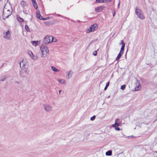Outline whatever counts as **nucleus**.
Segmentation results:
<instances>
[{
  "instance_id": "obj_1",
  "label": "nucleus",
  "mask_w": 157,
  "mask_h": 157,
  "mask_svg": "<svg viewBox=\"0 0 157 157\" xmlns=\"http://www.w3.org/2000/svg\"><path fill=\"white\" fill-rule=\"evenodd\" d=\"M12 10H7L6 8H4L3 12V19H5L6 18H7L12 13Z\"/></svg>"
},
{
  "instance_id": "obj_2",
  "label": "nucleus",
  "mask_w": 157,
  "mask_h": 157,
  "mask_svg": "<svg viewBox=\"0 0 157 157\" xmlns=\"http://www.w3.org/2000/svg\"><path fill=\"white\" fill-rule=\"evenodd\" d=\"M135 13L138 17L142 20L144 19L145 17L142 10L139 9L137 6L135 8Z\"/></svg>"
},
{
  "instance_id": "obj_3",
  "label": "nucleus",
  "mask_w": 157,
  "mask_h": 157,
  "mask_svg": "<svg viewBox=\"0 0 157 157\" xmlns=\"http://www.w3.org/2000/svg\"><path fill=\"white\" fill-rule=\"evenodd\" d=\"M29 72L27 71L25 68H22L20 73V76L21 77L27 78L28 76Z\"/></svg>"
},
{
  "instance_id": "obj_4",
  "label": "nucleus",
  "mask_w": 157,
  "mask_h": 157,
  "mask_svg": "<svg viewBox=\"0 0 157 157\" xmlns=\"http://www.w3.org/2000/svg\"><path fill=\"white\" fill-rule=\"evenodd\" d=\"M98 29V25L97 24H95L92 25L89 29L87 30L86 33H89L91 32H94V30H96Z\"/></svg>"
},
{
  "instance_id": "obj_5",
  "label": "nucleus",
  "mask_w": 157,
  "mask_h": 157,
  "mask_svg": "<svg viewBox=\"0 0 157 157\" xmlns=\"http://www.w3.org/2000/svg\"><path fill=\"white\" fill-rule=\"evenodd\" d=\"M3 38L7 40H11V36L10 32L8 30L6 32H4L3 33Z\"/></svg>"
},
{
  "instance_id": "obj_6",
  "label": "nucleus",
  "mask_w": 157,
  "mask_h": 157,
  "mask_svg": "<svg viewBox=\"0 0 157 157\" xmlns=\"http://www.w3.org/2000/svg\"><path fill=\"white\" fill-rule=\"evenodd\" d=\"M52 38V36L47 35L44 38V42L45 44H48L51 42V39Z\"/></svg>"
},
{
  "instance_id": "obj_7",
  "label": "nucleus",
  "mask_w": 157,
  "mask_h": 157,
  "mask_svg": "<svg viewBox=\"0 0 157 157\" xmlns=\"http://www.w3.org/2000/svg\"><path fill=\"white\" fill-rule=\"evenodd\" d=\"M43 106L46 112H49L52 111V108L48 104H44Z\"/></svg>"
},
{
  "instance_id": "obj_8",
  "label": "nucleus",
  "mask_w": 157,
  "mask_h": 157,
  "mask_svg": "<svg viewBox=\"0 0 157 157\" xmlns=\"http://www.w3.org/2000/svg\"><path fill=\"white\" fill-rule=\"evenodd\" d=\"M40 53H41V57H43L44 56H46L47 54L48 53L49 50H40Z\"/></svg>"
},
{
  "instance_id": "obj_9",
  "label": "nucleus",
  "mask_w": 157,
  "mask_h": 157,
  "mask_svg": "<svg viewBox=\"0 0 157 157\" xmlns=\"http://www.w3.org/2000/svg\"><path fill=\"white\" fill-rule=\"evenodd\" d=\"M28 53L33 60H36L37 59V57L34 56L32 52L31 51H29Z\"/></svg>"
},
{
  "instance_id": "obj_10",
  "label": "nucleus",
  "mask_w": 157,
  "mask_h": 157,
  "mask_svg": "<svg viewBox=\"0 0 157 157\" xmlns=\"http://www.w3.org/2000/svg\"><path fill=\"white\" fill-rule=\"evenodd\" d=\"M32 44L35 46H36L37 45H39L41 43V41L39 40V41H33L31 42Z\"/></svg>"
},
{
  "instance_id": "obj_11",
  "label": "nucleus",
  "mask_w": 157,
  "mask_h": 157,
  "mask_svg": "<svg viewBox=\"0 0 157 157\" xmlns=\"http://www.w3.org/2000/svg\"><path fill=\"white\" fill-rule=\"evenodd\" d=\"M112 0H96V2L97 3H103L110 2Z\"/></svg>"
},
{
  "instance_id": "obj_12",
  "label": "nucleus",
  "mask_w": 157,
  "mask_h": 157,
  "mask_svg": "<svg viewBox=\"0 0 157 157\" xmlns=\"http://www.w3.org/2000/svg\"><path fill=\"white\" fill-rule=\"evenodd\" d=\"M36 16L37 18L41 20V19H43V17L41 16L40 13V12L37 10L36 12Z\"/></svg>"
},
{
  "instance_id": "obj_13",
  "label": "nucleus",
  "mask_w": 157,
  "mask_h": 157,
  "mask_svg": "<svg viewBox=\"0 0 157 157\" xmlns=\"http://www.w3.org/2000/svg\"><path fill=\"white\" fill-rule=\"evenodd\" d=\"M119 120L118 119H116L115 121V123L114 124L112 125L113 127H115L116 126H118L120 125Z\"/></svg>"
},
{
  "instance_id": "obj_14",
  "label": "nucleus",
  "mask_w": 157,
  "mask_h": 157,
  "mask_svg": "<svg viewBox=\"0 0 157 157\" xmlns=\"http://www.w3.org/2000/svg\"><path fill=\"white\" fill-rule=\"evenodd\" d=\"M124 50H121V51L119 53L117 57L116 58V60H118L120 58L121 56L122 55L124 51Z\"/></svg>"
},
{
  "instance_id": "obj_15",
  "label": "nucleus",
  "mask_w": 157,
  "mask_h": 157,
  "mask_svg": "<svg viewBox=\"0 0 157 157\" xmlns=\"http://www.w3.org/2000/svg\"><path fill=\"white\" fill-rule=\"evenodd\" d=\"M102 7L100 6L96 8L95 9V11L96 12H99L101 11L102 10Z\"/></svg>"
},
{
  "instance_id": "obj_16",
  "label": "nucleus",
  "mask_w": 157,
  "mask_h": 157,
  "mask_svg": "<svg viewBox=\"0 0 157 157\" xmlns=\"http://www.w3.org/2000/svg\"><path fill=\"white\" fill-rule=\"evenodd\" d=\"M44 43L42 44L40 48V49H48V48Z\"/></svg>"
},
{
  "instance_id": "obj_17",
  "label": "nucleus",
  "mask_w": 157,
  "mask_h": 157,
  "mask_svg": "<svg viewBox=\"0 0 157 157\" xmlns=\"http://www.w3.org/2000/svg\"><path fill=\"white\" fill-rule=\"evenodd\" d=\"M7 76L6 75H2L0 77V80L3 81H4L6 78Z\"/></svg>"
},
{
  "instance_id": "obj_18",
  "label": "nucleus",
  "mask_w": 157,
  "mask_h": 157,
  "mask_svg": "<svg viewBox=\"0 0 157 157\" xmlns=\"http://www.w3.org/2000/svg\"><path fill=\"white\" fill-rule=\"evenodd\" d=\"M120 44L122 45L121 49H124L125 47V44L123 42V40H121V41Z\"/></svg>"
},
{
  "instance_id": "obj_19",
  "label": "nucleus",
  "mask_w": 157,
  "mask_h": 157,
  "mask_svg": "<svg viewBox=\"0 0 157 157\" xmlns=\"http://www.w3.org/2000/svg\"><path fill=\"white\" fill-rule=\"evenodd\" d=\"M67 75L68 77V78L69 79L71 78L72 76V74L71 71H70L67 72Z\"/></svg>"
},
{
  "instance_id": "obj_20",
  "label": "nucleus",
  "mask_w": 157,
  "mask_h": 157,
  "mask_svg": "<svg viewBox=\"0 0 157 157\" xmlns=\"http://www.w3.org/2000/svg\"><path fill=\"white\" fill-rule=\"evenodd\" d=\"M105 155L107 156H110L112 155V151L111 150H109L105 153Z\"/></svg>"
},
{
  "instance_id": "obj_21",
  "label": "nucleus",
  "mask_w": 157,
  "mask_h": 157,
  "mask_svg": "<svg viewBox=\"0 0 157 157\" xmlns=\"http://www.w3.org/2000/svg\"><path fill=\"white\" fill-rule=\"evenodd\" d=\"M20 4L23 7H25L26 5V2L24 1H22L21 2Z\"/></svg>"
},
{
  "instance_id": "obj_22",
  "label": "nucleus",
  "mask_w": 157,
  "mask_h": 157,
  "mask_svg": "<svg viewBox=\"0 0 157 157\" xmlns=\"http://www.w3.org/2000/svg\"><path fill=\"white\" fill-rule=\"evenodd\" d=\"M19 64L21 68V67L23 68L24 67L25 65V63L23 62V60L20 62Z\"/></svg>"
},
{
  "instance_id": "obj_23",
  "label": "nucleus",
  "mask_w": 157,
  "mask_h": 157,
  "mask_svg": "<svg viewBox=\"0 0 157 157\" xmlns=\"http://www.w3.org/2000/svg\"><path fill=\"white\" fill-rule=\"evenodd\" d=\"M51 69L53 71L55 72H59V70L57 69L54 66H52L51 67Z\"/></svg>"
},
{
  "instance_id": "obj_24",
  "label": "nucleus",
  "mask_w": 157,
  "mask_h": 157,
  "mask_svg": "<svg viewBox=\"0 0 157 157\" xmlns=\"http://www.w3.org/2000/svg\"><path fill=\"white\" fill-rule=\"evenodd\" d=\"M58 81L61 84H64L65 83V80L63 79H58Z\"/></svg>"
},
{
  "instance_id": "obj_25",
  "label": "nucleus",
  "mask_w": 157,
  "mask_h": 157,
  "mask_svg": "<svg viewBox=\"0 0 157 157\" xmlns=\"http://www.w3.org/2000/svg\"><path fill=\"white\" fill-rule=\"evenodd\" d=\"M33 3V5L34 8L36 9H37L38 8V5H37V4L36 2H33V3Z\"/></svg>"
},
{
  "instance_id": "obj_26",
  "label": "nucleus",
  "mask_w": 157,
  "mask_h": 157,
  "mask_svg": "<svg viewBox=\"0 0 157 157\" xmlns=\"http://www.w3.org/2000/svg\"><path fill=\"white\" fill-rule=\"evenodd\" d=\"M17 19L18 21L20 22H23L24 21L23 19L21 17H17Z\"/></svg>"
},
{
  "instance_id": "obj_27",
  "label": "nucleus",
  "mask_w": 157,
  "mask_h": 157,
  "mask_svg": "<svg viewBox=\"0 0 157 157\" xmlns=\"http://www.w3.org/2000/svg\"><path fill=\"white\" fill-rule=\"evenodd\" d=\"M56 39L54 37H53L52 36V38L51 39V42H56Z\"/></svg>"
},
{
  "instance_id": "obj_28",
  "label": "nucleus",
  "mask_w": 157,
  "mask_h": 157,
  "mask_svg": "<svg viewBox=\"0 0 157 157\" xmlns=\"http://www.w3.org/2000/svg\"><path fill=\"white\" fill-rule=\"evenodd\" d=\"M109 82H107L106 83V84L105 86V87L104 88V90H106V89L109 86Z\"/></svg>"
},
{
  "instance_id": "obj_29",
  "label": "nucleus",
  "mask_w": 157,
  "mask_h": 157,
  "mask_svg": "<svg viewBox=\"0 0 157 157\" xmlns=\"http://www.w3.org/2000/svg\"><path fill=\"white\" fill-rule=\"evenodd\" d=\"M141 89V87L140 86H136L135 88V90L136 91H138L140 90Z\"/></svg>"
},
{
  "instance_id": "obj_30",
  "label": "nucleus",
  "mask_w": 157,
  "mask_h": 157,
  "mask_svg": "<svg viewBox=\"0 0 157 157\" xmlns=\"http://www.w3.org/2000/svg\"><path fill=\"white\" fill-rule=\"evenodd\" d=\"M125 87H126V85H123L121 86V90H123L124 89H125Z\"/></svg>"
},
{
  "instance_id": "obj_31",
  "label": "nucleus",
  "mask_w": 157,
  "mask_h": 157,
  "mask_svg": "<svg viewBox=\"0 0 157 157\" xmlns=\"http://www.w3.org/2000/svg\"><path fill=\"white\" fill-rule=\"evenodd\" d=\"M56 16H57L58 17H63V18H66L67 19H68V20H70V19L69 18H67L66 17H64L62 16H61V15H60V14H56Z\"/></svg>"
},
{
  "instance_id": "obj_32",
  "label": "nucleus",
  "mask_w": 157,
  "mask_h": 157,
  "mask_svg": "<svg viewBox=\"0 0 157 157\" xmlns=\"http://www.w3.org/2000/svg\"><path fill=\"white\" fill-rule=\"evenodd\" d=\"M25 29L28 32H29L30 31L29 26L27 25H25Z\"/></svg>"
},
{
  "instance_id": "obj_33",
  "label": "nucleus",
  "mask_w": 157,
  "mask_h": 157,
  "mask_svg": "<svg viewBox=\"0 0 157 157\" xmlns=\"http://www.w3.org/2000/svg\"><path fill=\"white\" fill-rule=\"evenodd\" d=\"M16 83L18 84H21V81H17L15 82L14 84H15Z\"/></svg>"
},
{
  "instance_id": "obj_34",
  "label": "nucleus",
  "mask_w": 157,
  "mask_h": 157,
  "mask_svg": "<svg viewBox=\"0 0 157 157\" xmlns=\"http://www.w3.org/2000/svg\"><path fill=\"white\" fill-rule=\"evenodd\" d=\"M95 116L94 115L93 116L91 117L90 120L92 121H94L95 119Z\"/></svg>"
},
{
  "instance_id": "obj_35",
  "label": "nucleus",
  "mask_w": 157,
  "mask_h": 157,
  "mask_svg": "<svg viewBox=\"0 0 157 157\" xmlns=\"http://www.w3.org/2000/svg\"><path fill=\"white\" fill-rule=\"evenodd\" d=\"M93 54L94 56H96L97 55V51H94L93 53Z\"/></svg>"
},
{
  "instance_id": "obj_36",
  "label": "nucleus",
  "mask_w": 157,
  "mask_h": 157,
  "mask_svg": "<svg viewBox=\"0 0 157 157\" xmlns=\"http://www.w3.org/2000/svg\"><path fill=\"white\" fill-rule=\"evenodd\" d=\"M112 13H113V17H114L115 15V10H113V12H112Z\"/></svg>"
},
{
  "instance_id": "obj_37",
  "label": "nucleus",
  "mask_w": 157,
  "mask_h": 157,
  "mask_svg": "<svg viewBox=\"0 0 157 157\" xmlns=\"http://www.w3.org/2000/svg\"><path fill=\"white\" fill-rule=\"evenodd\" d=\"M120 3H121L120 0H119L118 3V6H117V7L118 8H119L120 7Z\"/></svg>"
},
{
  "instance_id": "obj_38",
  "label": "nucleus",
  "mask_w": 157,
  "mask_h": 157,
  "mask_svg": "<svg viewBox=\"0 0 157 157\" xmlns=\"http://www.w3.org/2000/svg\"><path fill=\"white\" fill-rule=\"evenodd\" d=\"M115 129L117 131H119L120 130V128L119 127H116L115 128Z\"/></svg>"
},
{
  "instance_id": "obj_39",
  "label": "nucleus",
  "mask_w": 157,
  "mask_h": 157,
  "mask_svg": "<svg viewBox=\"0 0 157 157\" xmlns=\"http://www.w3.org/2000/svg\"><path fill=\"white\" fill-rule=\"evenodd\" d=\"M48 18H49V17H48L46 18H44L43 17V19H41V20H48Z\"/></svg>"
},
{
  "instance_id": "obj_40",
  "label": "nucleus",
  "mask_w": 157,
  "mask_h": 157,
  "mask_svg": "<svg viewBox=\"0 0 157 157\" xmlns=\"http://www.w3.org/2000/svg\"><path fill=\"white\" fill-rule=\"evenodd\" d=\"M31 0V1L32 2V3L33 2H36V1L35 0Z\"/></svg>"
},
{
  "instance_id": "obj_41",
  "label": "nucleus",
  "mask_w": 157,
  "mask_h": 157,
  "mask_svg": "<svg viewBox=\"0 0 157 157\" xmlns=\"http://www.w3.org/2000/svg\"><path fill=\"white\" fill-rule=\"evenodd\" d=\"M70 20L71 21H72V22H75V21L72 20Z\"/></svg>"
},
{
  "instance_id": "obj_42",
  "label": "nucleus",
  "mask_w": 157,
  "mask_h": 157,
  "mask_svg": "<svg viewBox=\"0 0 157 157\" xmlns=\"http://www.w3.org/2000/svg\"><path fill=\"white\" fill-rule=\"evenodd\" d=\"M61 91V90H59V94H60Z\"/></svg>"
},
{
  "instance_id": "obj_43",
  "label": "nucleus",
  "mask_w": 157,
  "mask_h": 157,
  "mask_svg": "<svg viewBox=\"0 0 157 157\" xmlns=\"http://www.w3.org/2000/svg\"><path fill=\"white\" fill-rule=\"evenodd\" d=\"M110 97V96H108V98H109Z\"/></svg>"
},
{
  "instance_id": "obj_44",
  "label": "nucleus",
  "mask_w": 157,
  "mask_h": 157,
  "mask_svg": "<svg viewBox=\"0 0 157 157\" xmlns=\"http://www.w3.org/2000/svg\"><path fill=\"white\" fill-rule=\"evenodd\" d=\"M128 50H127V51H126V52H127Z\"/></svg>"
},
{
  "instance_id": "obj_45",
  "label": "nucleus",
  "mask_w": 157,
  "mask_h": 157,
  "mask_svg": "<svg viewBox=\"0 0 157 157\" xmlns=\"http://www.w3.org/2000/svg\"><path fill=\"white\" fill-rule=\"evenodd\" d=\"M49 19V17L48 18V20Z\"/></svg>"
},
{
  "instance_id": "obj_46",
  "label": "nucleus",
  "mask_w": 157,
  "mask_h": 157,
  "mask_svg": "<svg viewBox=\"0 0 157 157\" xmlns=\"http://www.w3.org/2000/svg\"><path fill=\"white\" fill-rule=\"evenodd\" d=\"M156 153H157V151H156Z\"/></svg>"
},
{
  "instance_id": "obj_47",
  "label": "nucleus",
  "mask_w": 157,
  "mask_h": 157,
  "mask_svg": "<svg viewBox=\"0 0 157 157\" xmlns=\"http://www.w3.org/2000/svg\"><path fill=\"white\" fill-rule=\"evenodd\" d=\"M1 1V0H0V1Z\"/></svg>"
}]
</instances>
